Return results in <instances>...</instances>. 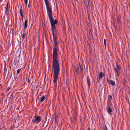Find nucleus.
<instances>
[{
    "label": "nucleus",
    "mask_w": 130,
    "mask_h": 130,
    "mask_svg": "<svg viewBox=\"0 0 130 130\" xmlns=\"http://www.w3.org/2000/svg\"><path fill=\"white\" fill-rule=\"evenodd\" d=\"M49 19L52 27V32L53 37V40L55 45V46L53 48V52L52 67L54 71L53 81L54 83L56 84L57 83L60 71L59 59L57 55V46L58 43L57 42L56 39V36L55 35V34L56 30V28L55 25L57 24V21L56 19L53 20V17L49 18Z\"/></svg>",
    "instance_id": "nucleus-1"
},
{
    "label": "nucleus",
    "mask_w": 130,
    "mask_h": 130,
    "mask_svg": "<svg viewBox=\"0 0 130 130\" xmlns=\"http://www.w3.org/2000/svg\"><path fill=\"white\" fill-rule=\"evenodd\" d=\"M46 6L47 13L48 14L49 18L53 17L52 15V8L50 7L49 4L48 0H44Z\"/></svg>",
    "instance_id": "nucleus-2"
},
{
    "label": "nucleus",
    "mask_w": 130,
    "mask_h": 130,
    "mask_svg": "<svg viewBox=\"0 0 130 130\" xmlns=\"http://www.w3.org/2000/svg\"><path fill=\"white\" fill-rule=\"evenodd\" d=\"M41 118L40 117L37 116L34 120V122L36 124L38 123L41 121Z\"/></svg>",
    "instance_id": "nucleus-3"
},
{
    "label": "nucleus",
    "mask_w": 130,
    "mask_h": 130,
    "mask_svg": "<svg viewBox=\"0 0 130 130\" xmlns=\"http://www.w3.org/2000/svg\"><path fill=\"white\" fill-rule=\"evenodd\" d=\"M105 76V74H104L103 72H101L99 73V79H101L103 76Z\"/></svg>",
    "instance_id": "nucleus-4"
},
{
    "label": "nucleus",
    "mask_w": 130,
    "mask_h": 130,
    "mask_svg": "<svg viewBox=\"0 0 130 130\" xmlns=\"http://www.w3.org/2000/svg\"><path fill=\"white\" fill-rule=\"evenodd\" d=\"M107 111L108 113L110 115H111V113L112 112V110L110 106L107 107Z\"/></svg>",
    "instance_id": "nucleus-5"
},
{
    "label": "nucleus",
    "mask_w": 130,
    "mask_h": 130,
    "mask_svg": "<svg viewBox=\"0 0 130 130\" xmlns=\"http://www.w3.org/2000/svg\"><path fill=\"white\" fill-rule=\"evenodd\" d=\"M28 21L27 19L25 20V21L24 26V28L25 30L27 28L28 25H27Z\"/></svg>",
    "instance_id": "nucleus-6"
},
{
    "label": "nucleus",
    "mask_w": 130,
    "mask_h": 130,
    "mask_svg": "<svg viewBox=\"0 0 130 130\" xmlns=\"http://www.w3.org/2000/svg\"><path fill=\"white\" fill-rule=\"evenodd\" d=\"M20 14L21 16H24L23 13V9H22V5H21L20 6Z\"/></svg>",
    "instance_id": "nucleus-7"
},
{
    "label": "nucleus",
    "mask_w": 130,
    "mask_h": 130,
    "mask_svg": "<svg viewBox=\"0 0 130 130\" xmlns=\"http://www.w3.org/2000/svg\"><path fill=\"white\" fill-rule=\"evenodd\" d=\"M87 82L88 86V88H89L90 86V82L89 77L87 76Z\"/></svg>",
    "instance_id": "nucleus-8"
},
{
    "label": "nucleus",
    "mask_w": 130,
    "mask_h": 130,
    "mask_svg": "<svg viewBox=\"0 0 130 130\" xmlns=\"http://www.w3.org/2000/svg\"><path fill=\"white\" fill-rule=\"evenodd\" d=\"M45 99V96H42L40 99V102H42Z\"/></svg>",
    "instance_id": "nucleus-9"
},
{
    "label": "nucleus",
    "mask_w": 130,
    "mask_h": 130,
    "mask_svg": "<svg viewBox=\"0 0 130 130\" xmlns=\"http://www.w3.org/2000/svg\"><path fill=\"white\" fill-rule=\"evenodd\" d=\"M75 71L77 74L78 73L79 70V66L78 67H76L75 68Z\"/></svg>",
    "instance_id": "nucleus-10"
},
{
    "label": "nucleus",
    "mask_w": 130,
    "mask_h": 130,
    "mask_svg": "<svg viewBox=\"0 0 130 130\" xmlns=\"http://www.w3.org/2000/svg\"><path fill=\"white\" fill-rule=\"evenodd\" d=\"M110 83L112 85V86H114L115 84V81H113L112 80H111L110 81Z\"/></svg>",
    "instance_id": "nucleus-11"
},
{
    "label": "nucleus",
    "mask_w": 130,
    "mask_h": 130,
    "mask_svg": "<svg viewBox=\"0 0 130 130\" xmlns=\"http://www.w3.org/2000/svg\"><path fill=\"white\" fill-rule=\"evenodd\" d=\"M116 68L118 70H119L120 69H121V67L120 65H119L117 63L116 64Z\"/></svg>",
    "instance_id": "nucleus-12"
},
{
    "label": "nucleus",
    "mask_w": 130,
    "mask_h": 130,
    "mask_svg": "<svg viewBox=\"0 0 130 130\" xmlns=\"http://www.w3.org/2000/svg\"><path fill=\"white\" fill-rule=\"evenodd\" d=\"M79 69H80V73L82 74L83 73V69L81 68V65L80 64H79Z\"/></svg>",
    "instance_id": "nucleus-13"
},
{
    "label": "nucleus",
    "mask_w": 130,
    "mask_h": 130,
    "mask_svg": "<svg viewBox=\"0 0 130 130\" xmlns=\"http://www.w3.org/2000/svg\"><path fill=\"white\" fill-rule=\"evenodd\" d=\"M114 69L115 70V71L116 72L117 74V75L118 76H119V73H118V71L119 70H118L117 68H114Z\"/></svg>",
    "instance_id": "nucleus-14"
},
{
    "label": "nucleus",
    "mask_w": 130,
    "mask_h": 130,
    "mask_svg": "<svg viewBox=\"0 0 130 130\" xmlns=\"http://www.w3.org/2000/svg\"><path fill=\"white\" fill-rule=\"evenodd\" d=\"M28 81L29 84L31 83V84H32V82L31 81L30 79L28 78Z\"/></svg>",
    "instance_id": "nucleus-15"
},
{
    "label": "nucleus",
    "mask_w": 130,
    "mask_h": 130,
    "mask_svg": "<svg viewBox=\"0 0 130 130\" xmlns=\"http://www.w3.org/2000/svg\"><path fill=\"white\" fill-rule=\"evenodd\" d=\"M21 36L22 38L24 39V37L25 36V35L24 34H23L22 35H21Z\"/></svg>",
    "instance_id": "nucleus-16"
},
{
    "label": "nucleus",
    "mask_w": 130,
    "mask_h": 130,
    "mask_svg": "<svg viewBox=\"0 0 130 130\" xmlns=\"http://www.w3.org/2000/svg\"><path fill=\"white\" fill-rule=\"evenodd\" d=\"M21 68L18 69L17 71V74H19L20 73V71L21 70Z\"/></svg>",
    "instance_id": "nucleus-17"
},
{
    "label": "nucleus",
    "mask_w": 130,
    "mask_h": 130,
    "mask_svg": "<svg viewBox=\"0 0 130 130\" xmlns=\"http://www.w3.org/2000/svg\"><path fill=\"white\" fill-rule=\"evenodd\" d=\"M8 3H7V4L6 5V10L8 12L9 11V10H8Z\"/></svg>",
    "instance_id": "nucleus-18"
},
{
    "label": "nucleus",
    "mask_w": 130,
    "mask_h": 130,
    "mask_svg": "<svg viewBox=\"0 0 130 130\" xmlns=\"http://www.w3.org/2000/svg\"><path fill=\"white\" fill-rule=\"evenodd\" d=\"M28 0H25V4L26 6L27 4Z\"/></svg>",
    "instance_id": "nucleus-19"
},
{
    "label": "nucleus",
    "mask_w": 130,
    "mask_h": 130,
    "mask_svg": "<svg viewBox=\"0 0 130 130\" xmlns=\"http://www.w3.org/2000/svg\"><path fill=\"white\" fill-rule=\"evenodd\" d=\"M104 44L105 46V47L106 46V40L105 39H104Z\"/></svg>",
    "instance_id": "nucleus-20"
},
{
    "label": "nucleus",
    "mask_w": 130,
    "mask_h": 130,
    "mask_svg": "<svg viewBox=\"0 0 130 130\" xmlns=\"http://www.w3.org/2000/svg\"><path fill=\"white\" fill-rule=\"evenodd\" d=\"M29 3H30V2H29V4H28V7L29 8H31V6L29 4Z\"/></svg>",
    "instance_id": "nucleus-21"
},
{
    "label": "nucleus",
    "mask_w": 130,
    "mask_h": 130,
    "mask_svg": "<svg viewBox=\"0 0 130 130\" xmlns=\"http://www.w3.org/2000/svg\"><path fill=\"white\" fill-rule=\"evenodd\" d=\"M105 128L104 129V130H108L107 127L106 125H105Z\"/></svg>",
    "instance_id": "nucleus-22"
},
{
    "label": "nucleus",
    "mask_w": 130,
    "mask_h": 130,
    "mask_svg": "<svg viewBox=\"0 0 130 130\" xmlns=\"http://www.w3.org/2000/svg\"><path fill=\"white\" fill-rule=\"evenodd\" d=\"M11 76H12V73H11V75H10V76L9 78L8 79V80H9V79H10L11 78Z\"/></svg>",
    "instance_id": "nucleus-23"
},
{
    "label": "nucleus",
    "mask_w": 130,
    "mask_h": 130,
    "mask_svg": "<svg viewBox=\"0 0 130 130\" xmlns=\"http://www.w3.org/2000/svg\"><path fill=\"white\" fill-rule=\"evenodd\" d=\"M10 89V87H8L7 89V91H8L9 90V89Z\"/></svg>",
    "instance_id": "nucleus-24"
},
{
    "label": "nucleus",
    "mask_w": 130,
    "mask_h": 130,
    "mask_svg": "<svg viewBox=\"0 0 130 130\" xmlns=\"http://www.w3.org/2000/svg\"><path fill=\"white\" fill-rule=\"evenodd\" d=\"M110 98V99H111L112 98V96L111 95H109V96Z\"/></svg>",
    "instance_id": "nucleus-25"
},
{
    "label": "nucleus",
    "mask_w": 130,
    "mask_h": 130,
    "mask_svg": "<svg viewBox=\"0 0 130 130\" xmlns=\"http://www.w3.org/2000/svg\"><path fill=\"white\" fill-rule=\"evenodd\" d=\"M107 82L108 83H110V81H109L108 79H107Z\"/></svg>",
    "instance_id": "nucleus-26"
},
{
    "label": "nucleus",
    "mask_w": 130,
    "mask_h": 130,
    "mask_svg": "<svg viewBox=\"0 0 130 130\" xmlns=\"http://www.w3.org/2000/svg\"><path fill=\"white\" fill-rule=\"evenodd\" d=\"M21 20L22 21L23 20V18L24 17V16H22V17L21 16Z\"/></svg>",
    "instance_id": "nucleus-27"
},
{
    "label": "nucleus",
    "mask_w": 130,
    "mask_h": 130,
    "mask_svg": "<svg viewBox=\"0 0 130 130\" xmlns=\"http://www.w3.org/2000/svg\"><path fill=\"white\" fill-rule=\"evenodd\" d=\"M90 130V127H88L87 128V130Z\"/></svg>",
    "instance_id": "nucleus-28"
},
{
    "label": "nucleus",
    "mask_w": 130,
    "mask_h": 130,
    "mask_svg": "<svg viewBox=\"0 0 130 130\" xmlns=\"http://www.w3.org/2000/svg\"><path fill=\"white\" fill-rule=\"evenodd\" d=\"M90 0H88V3L89 2H90Z\"/></svg>",
    "instance_id": "nucleus-29"
},
{
    "label": "nucleus",
    "mask_w": 130,
    "mask_h": 130,
    "mask_svg": "<svg viewBox=\"0 0 130 130\" xmlns=\"http://www.w3.org/2000/svg\"><path fill=\"white\" fill-rule=\"evenodd\" d=\"M12 79H13V77H12Z\"/></svg>",
    "instance_id": "nucleus-30"
},
{
    "label": "nucleus",
    "mask_w": 130,
    "mask_h": 130,
    "mask_svg": "<svg viewBox=\"0 0 130 130\" xmlns=\"http://www.w3.org/2000/svg\"><path fill=\"white\" fill-rule=\"evenodd\" d=\"M93 130H95V129H93Z\"/></svg>",
    "instance_id": "nucleus-31"
}]
</instances>
